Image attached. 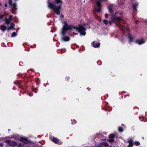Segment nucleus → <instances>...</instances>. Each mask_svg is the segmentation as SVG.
<instances>
[{
  "mask_svg": "<svg viewBox=\"0 0 147 147\" xmlns=\"http://www.w3.org/2000/svg\"><path fill=\"white\" fill-rule=\"evenodd\" d=\"M11 28H12L14 26V24L13 23H11L10 24Z\"/></svg>",
  "mask_w": 147,
  "mask_h": 147,
  "instance_id": "obj_24",
  "label": "nucleus"
},
{
  "mask_svg": "<svg viewBox=\"0 0 147 147\" xmlns=\"http://www.w3.org/2000/svg\"><path fill=\"white\" fill-rule=\"evenodd\" d=\"M112 7H113L111 5V6H110V7H108L109 10V11L111 13H112V11H113Z\"/></svg>",
  "mask_w": 147,
  "mask_h": 147,
  "instance_id": "obj_17",
  "label": "nucleus"
},
{
  "mask_svg": "<svg viewBox=\"0 0 147 147\" xmlns=\"http://www.w3.org/2000/svg\"><path fill=\"white\" fill-rule=\"evenodd\" d=\"M128 38L129 39V42H131L133 39V36H132L130 34H128Z\"/></svg>",
  "mask_w": 147,
  "mask_h": 147,
  "instance_id": "obj_14",
  "label": "nucleus"
},
{
  "mask_svg": "<svg viewBox=\"0 0 147 147\" xmlns=\"http://www.w3.org/2000/svg\"><path fill=\"white\" fill-rule=\"evenodd\" d=\"M52 141L55 143L59 144V140L57 138L53 137Z\"/></svg>",
  "mask_w": 147,
  "mask_h": 147,
  "instance_id": "obj_10",
  "label": "nucleus"
},
{
  "mask_svg": "<svg viewBox=\"0 0 147 147\" xmlns=\"http://www.w3.org/2000/svg\"><path fill=\"white\" fill-rule=\"evenodd\" d=\"M115 137V135L114 134H111L109 136V138H113Z\"/></svg>",
  "mask_w": 147,
  "mask_h": 147,
  "instance_id": "obj_18",
  "label": "nucleus"
},
{
  "mask_svg": "<svg viewBox=\"0 0 147 147\" xmlns=\"http://www.w3.org/2000/svg\"><path fill=\"white\" fill-rule=\"evenodd\" d=\"M103 21V23L106 25H107L108 23L107 21L106 20H104Z\"/></svg>",
  "mask_w": 147,
  "mask_h": 147,
  "instance_id": "obj_21",
  "label": "nucleus"
},
{
  "mask_svg": "<svg viewBox=\"0 0 147 147\" xmlns=\"http://www.w3.org/2000/svg\"><path fill=\"white\" fill-rule=\"evenodd\" d=\"M76 123V121H74L73 123H72V124H75Z\"/></svg>",
  "mask_w": 147,
  "mask_h": 147,
  "instance_id": "obj_31",
  "label": "nucleus"
},
{
  "mask_svg": "<svg viewBox=\"0 0 147 147\" xmlns=\"http://www.w3.org/2000/svg\"><path fill=\"white\" fill-rule=\"evenodd\" d=\"M110 147H112V146H111Z\"/></svg>",
  "mask_w": 147,
  "mask_h": 147,
  "instance_id": "obj_39",
  "label": "nucleus"
},
{
  "mask_svg": "<svg viewBox=\"0 0 147 147\" xmlns=\"http://www.w3.org/2000/svg\"><path fill=\"white\" fill-rule=\"evenodd\" d=\"M16 35L17 34L15 32H13L12 34L11 37H14L15 36H16Z\"/></svg>",
  "mask_w": 147,
  "mask_h": 147,
  "instance_id": "obj_19",
  "label": "nucleus"
},
{
  "mask_svg": "<svg viewBox=\"0 0 147 147\" xmlns=\"http://www.w3.org/2000/svg\"><path fill=\"white\" fill-rule=\"evenodd\" d=\"M105 18H108L109 17V15H108V14L107 13L105 14Z\"/></svg>",
  "mask_w": 147,
  "mask_h": 147,
  "instance_id": "obj_26",
  "label": "nucleus"
},
{
  "mask_svg": "<svg viewBox=\"0 0 147 147\" xmlns=\"http://www.w3.org/2000/svg\"><path fill=\"white\" fill-rule=\"evenodd\" d=\"M48 6L50 9H53L58 15L60 13V10L61 8V5L62 3L61 0H55V3L48 2Z\"/></svg>",
  "mask_w": 147,
  "mask_h": 147,
  "instance_id": "obj_1",
  "label": "nucleus"
},
{
  "mask_svg": "<svg viewBox=\"0 0 147 147\" xmlns=\"http://www.w3.org/2000/svg\"><path fill=\"white\" fill-rule=\"evenodd\" d=\"M1 29L3 32H4L7 28V27L4 25H2L1 27Z\"/></svg>",
  "mask_w": 147,
  "mask_h": 147,
  "instance_id": "obj_13",
  "label": "nucleus"
},
{
  "mask_svg": "<svg viewBox=\"0 0 147 147\" xmlns=\"http://www.w3.org/2000/svg\"><path fill=\"white\" fill-rule=\"evenodd\" d=\"M122 30H123L124 29V27L123 26H122L121 28V29Z\"/></svg>",
  "mask_w": 147,
  "mask_h": 147,
  "instance_id": "obj_30",
  "label": "nucleus"
},
{
  "mask_svg": "<svg viewBox=\"0 0 147 147\" xmlns=\"http://www.w3.org/2000/svg\"><path fill=\"white\" fill-rule=\"evenodd\" d=\"M19 140L20 142H22L24 143H26L28 141L27 138L23 137H20Z\"/></svg>",
  "mask_w": 147,
  "mask_h": 147,
  "instance_id": "obj_6",
  "label": "nucleus"
},
{
  "mask_svg": "<svg viewBox=\"0 0 147 147\" xmlns=\"http://www.w3.org/2000/svg\"><path fill=\"white\" fill-rule=\"evenodd\" d=\"M101 144L107 147L108 146V144L105 142H102L101 143Z\"/></svg>",
  "mask_w": 147,
  "mask_h": 147,
  "instance_id": "obj_16",
  "label": "nucleus"
},
{
  "mask_svg": "<svg viewBox=\"0 0 147 147\" xmlns=\"http://www.w3.org/2000/svg\"><path fill=\"white\" fill-rule=\"evenodd\" d=\"M63 23L65 24L63 26L61 31V34L63 36L62 37V40L65 42H67L69 40L70 38L68 37L65 36V34L67 31L71 30L73 27L72 26L68 25L65 22H64Z\"/></svg>",
  "mask_w": 147,
  "mask_h": 147,
  "instance_id": "obj_2",
  "label": "nucleus"
},
{
  "mask_svg": "<svg viewBox=\"0 0 147 147\" xmlns=\"http://www.w3.org/2000/svg\"><path fill=\"white\" fill-rule=\"evenodd\" d=\"M5 142L10 146H15L17 145V143L16 142L11 140H7Z\"/></svg>",
  "mask_w": 147,
  "mask_h": 147,
  "instance_id": "obj_4",
  "label": "nucleus"
},
{
  "mask_svg": "<svg viewBox=\"0 0 147 147\" xmlns=\"http://www.w3.org/2000/svg\"><path fill=\"white\" fill-rule=\"evenodd\" d=\"M135 144L136 145V146H138V145H140V144L139 142H135Z\"/></svg>",
  "mask_w": 147,
  "mask_h": 147,
  "instance_id": "obj_25",
  "label": "nucleus"
},
{
  "mask_svg": "<svg viewBox=\"0 0 147 147\" xmlns=\"http://www.w3.org/2000/svg\"><path fill=\"white\" fill-rule=\"evenodd\" d=\"M112 20L114 22L116 21H120L121 20V18L119 17H117L115 16H113L111 18Z\"/></svg>",
  "mask_w": 147,
  "mask_h": 147,
  "instance_id": "obj_5",
  "label": "nucleus"
},
{
  "mask_svg": "<svg viewBox=\"0 0 147 147\" xmlns=\"http://www.w3.org/2000/svg\"><path fill=\"white\" fill-rule=\"evenodd\" d=\"M13 18V16L12 15H11L9 16V18L8 19L10 20V21H11V20Z\"/></svg>",
  "mask_w": 147,
  "mask_h": 147,
  "instance_id": "obj_22",
  "label": "nucleus"
},
{
  "mask_svg": "<svg viewBox=\"0 0 147 147\" xmlns=\"http://www.w3.org/2000/svg\"><path fill=\"white\" fill-rule=\"evenodd\" d=\"M60 16L62 18H63V15H61Z\"/></svg>",
  "mask_w": 147,
  "mask_h": 147,
  "instance_id": "obj_32",
  "label": "nucleus"
},
{
  "mask_svg": "<svg viewBox=\"0 0 147 147\" xmlns=\"http://www.w3.org/2000/svg\"><path fill=\"white\" fill-rule=\"evenodd\" d=\"M5 6L6 7H7V4H5Z\"/></svg>",
  "mask_w": 147,
  "mask_h": 147,
  "instance_id": "obj_34",
  "label": "nucleus"
},
{
  "mask_svg": "<svg viewBox=\"0 0 147 147\" xmlns=\"http://www.w3.org/2000/svg\"><path fill=\"white\" fill-rule=\"evenodd\" d=\"M118 130L120 132H122L123 131V129L121 127H119L118 128Z\"/></svg>",
  "mask_w": 147,
  "mask_h": 147,
  "instance_id": "obj_20",
  "label": "nucleus"
},
{
  "mask_svg": "<svg viewBox=\"0 0 147 147\" xmlns=\"http://www.w3.org/2000/svg\"><path fill=\"white\" fill-rule=\"evenodd\" d=\"M21 144H19V146H20V145H21Z\"/></svg>",
  "mask_w": 147,
  "mask_h": 147,
  "instance_id": "obj_36",
  "label": "nucleus"
},
{
  "mask_svg": "<svg viewBox=\"0 0 147 147\" xmlns=\"http://www.w3.org/2000/svg\"><path fill=\"white\" fill-rule=\"evenodd\" d=\"M11 28L9 27V28H8V30H9Z\"/></svg>",
  "mask_w": 147,
  "mask_h": 147,
  "instance_id": "obj_33",
  "label": "nucleus"
},
{
  "mask_svg": "<svg viewBox=\"0 0 147 147\" xmlns=\"http://www.w3.org/2000/svg\"><path fill=\"white\" fill-rule=\"evenodd\" d=\"M1 146H2V145H3V144H1Z\"/></svg>",
  "mask_w": 147,
  "mask_h": 147,
  "instance_id": "obj_38",
  "label": "nucleus"
},
{
  "mask_svg": "<svg viewBox=\"0 0 147 147\" xmlns=\"http://www.w3.org/2000/svg\"><path fill=\"white\" fill-rule=\"evenodd\" d=\"M5 23L7 24V25H8L11 22L10 20L6 18L5 19Z\"/></svg>",
  "mask_w": 147,
  "mask_h": 147,
  "instance_id": "obj_15",
  "label": "nucleus"
},
{
  "mask_svg": "<svg viewBox=\"0 0 147 147\" xmlns=\"http://www.w3.org/2000/svg\"><path fill=\"white\" fill-rule=\"evenodd\" d=\"M85 24H84L82 25H79L78 27H74L73 28L77 30L80 33L81 35L84 36L86 34V29L85 28Z\"/></svg>",
  "mask_w": 147,
  "mask_h": 147,
  "instance_id": "obj_3",
  "label": "nucleus"
},
{
  "mask_svg": "<svg viewBox=\"0 0 147 147\" xmlns=\"http://www.w3.org/2000/svg\"><path fill=\"white\" fill-rule=\"evenodd\" d=\"M145 40L143 39H142L138 40H137L136 41V42L137 43H138L139 45H140L141 44H143L144 43H145Z\"/></svg>",
  "mask_w": 147,
  "mask_h": 147,
  "instance_id": "obj_9",
  "label": "nucleus"
},
{
  "mask_svg": "<svg viewBox=\"0 0 147 147\" xmlns=\"http://www.w3.org/2000/svg\"><path fill=\"white\" fill-rule=\"evenodd\" d=\"M133 140L131 139H130L128 140L127 142L129 143V145L127 146L128 147H132L134 145L133 143Z\"/></svg>",
  "mask_w": 147,
  "mask_h": 147,
  "instance_id": "obj_8",
  "label": "nucleus"
},
{
  "mask_svg": "<svg viewBox=\"0 0 147 147\" xmlns=\"http://www.w3.org/2000/svg\"><path fill=\"white\" fill-rule=\"evenodd\" d=\"M114 141V139L113 138H111L108 140V141L111 142H113Z\"/></svg>",
  "mask_w": 147,
  "mask_h": 147,
  "instance_id": "obj_23",
  "label": "nucleus"
},
{
  "mask_svg": "<svg viewBox=\"0 0 147 147\" xmlns=\"http://www.w3.org/2000/svg\"><path fill=\"white\" fill-rule=\"evenodd\" d=\"M90 1H92V2L93 1V0H90ZM104 1V0H99V1Z\"/></svg>",
  "mask_w": 147,
  "mask_h": 147,
  "instance_id": "obj_29",
  "label": "nucleus"
},
{
  "mask_svg": "<svg viewBox=\"0 0 147 147\" xmlns=\"http://www.w3.org/2000/svg\"><path fill=\"white\" fill-rule=\"evenodd\" d=\"M4 16V14L1 15H0V18H3Z\"/></svg>",
  "mask_w": 147,
  "mask_h": 147,
  "instance_id": "obj_27",
  "label": "nucleus"
},
{
  "mask_svg": "<svg viewBox=\"0 0 147 147\" xmlns=\"http://www.w3.org/2000/svg\"><path fill=\"white\" fill-rule=\"evenodd\" d=\"M1 3L0 2V6H1Z\"/></svg>",
  "mask_w": 147,
  "mask_h": 147,
  "instance_id": "obj_35",
  "label": "nucleus"
},
{
  "mask_svg": "<svg viewBox=\"0 0 147 147\" xmlns=\"http://www.w3.org/2000/svg\"><path fill=\"white\" fill-rule=\"evenodd\" d=\"M108 23L109 24V25H111V20H110L109 21Z\"/></svg>",
  "mask_w": 147,
  "mask_h": 147,
  "instance_id": "obj_28",
  "label": "nucleus"
},
{
  "mask_svg": "<svg viewBox=\"0 0 147 147\" xmlns=\"http://www.w3.org/2000/svg\"><path fill=\"white\" fill-rule=\"evenodd\" d=\"M96 4L98 8L97 9L96 11L97 12H99L101 10L100 7L101 6V4L99 1H97L96 2Z\"/></svg>",
  "mask_w": 147,
  "mask_h": 147,
  "instance_id": "obj_7",
  "label": "nucleus"
},
{
  "mask_svg": "<svg viewBox=\"0 0 147 147\" xmlns=\"http://www.w3.org/2000/svg\"><path fill=\"white\" fill-rule=\"evenodd\" d=\"M92 45L94 47H99L100 45V43H98L96 44H95L94 42L93 41L92 42Z\"/></svg>",
  "mask_w": 147,
  "mask_h": 147,
  "instance_id": "obj_11",
  "label": "nucleus"
},
{
  "mask_svg": "<svg viewBox=\"0 0 147 147\" xmlns=\"http://www.w3.org/2000/svg\"><path fill=\"white\" fill-rule=\"evenodd\" d=\"M138 5V3H136L133 5V8L135 10L136 9Z\"/></svg>",
  "mask_w": 147,
  "mask_h": 147,
  "instance_id": "obj_12",
  "label": "nucleus"
},
{
  "mask_svg": "<svg viewBox=\"0 0 147 147\" xmlns=\"http://www.w3.org/2000/svg\"><path fill=\"white\" fill-rule=\"evenodd\" d=\"M21 144H19V146H20V145H21Z\"/></svg>",
  "mask_w": 147,
  "mask_h": 147,
  "instance_id": "obj_37",
  "label": "nucleus"
}]
</instances>
